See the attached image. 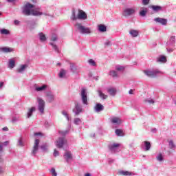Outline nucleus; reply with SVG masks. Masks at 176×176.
I'll use <instances>...</instances> for the list:
<instances>
[{"instance_id":"obj_1","label":"nucleus","mask_w":176,"mask_h":176,"mask_svg":"<svg viewBox=\"0 0 176 176\" xmlns=\"http://www.w3.org/2000/svg\"><path fill=\"white\" fill-rule=\"evenodd\" d=\"M75 27L80 32V34H82L83 35H90L91 34H93V30H91V28L83 26L82 23H76L75 24Z\"/></svg>"},{"instance_id":"obj_2","label":"nucleus","mask_w":176,"mask_h":176,"mask_svg":"<svg viewBox=\"0 0 176 176\" xmlns=\"http://www.w3.org/2000/svg\"><path fill=\"white\" fill-rule=\"evenodd\" d=\"M81 101L84 105H89V99L87 96V89L86 88H82L80 92Z\"/></svg>"},{"instance_id":"obj_3","label":"nucleus","mask_w":176,"mask_h":176,"mask_svg":"<svg viewBox=\"0 0 176 176\" xmlns=\"http://www.w3.org/2000/svg\"><path fill=\"white\" fill-rule=\"evenodd\" d=\"M33 9L34 5L30 3H26L22 8V13H23L25 16H31V13Z\"/></svg>"},{"instance_id":"obj_4","label":"nucleus","mask_w":176,"mask_h":176,"mask_svg":"<svg viewBox=\"0 0 176 176\" xmlns=\"http://www.w3.org/2000/svg\"><path fill=\"white\" fill-rule=\"evenodd\" d=\"M58 40V37L57 36V34H52L51 37H50V45L51 46H52L54 50L56 52V53H60V50L58 49V47L57 46V45L54 44V43L53 42H57V41Z\"/></svg>"},{"instance_id":"obj_5","label":"nucleus","mask_w":176,"mask_h":176,"mask_svg":"<svg viewBox=\"0 0 176 176\" xmlns=\"http://www.w3.org/2000/svg\"><path fill=\"white\" fill-rule=\"evenodd\" d=\"M109 150L111 153H118L120 152V144L119 143H113L109 145Z\"/></svg>"},{"instance_id":"obj_6","label":"nucleus","mask_w":176,"mask_h":176,"mask_svg":"<svg viewBox=\"0 0 176 176\" xmlns=\"http://www.w3.org/2000/svg\"><path fill=\"white\" fill-rule=\"evenodd\" d=\"M36 100L38 102V110L40 113H43L45 112V100L41 97H37Z\"/></svg>"},{"instance_id":"obj_7","label":"nucleus","mask_w":176,"mask_h":176,"mask_svg":"<svg viewBox=\"0 0 176 176\" xmlns=\"http://www.w3.org/2000/svg\"><path fill=\"white\" fill-rule=\"evenodd\" d=\"M110 122L114 127H118L123 123V120L119 117H112L110 118Z\"/></svg>"},{"instance_id":"obj_8","label":"nucleus","mask_w":176,"mask_h":176,"mask_svg":"<svg viewBox=\"0 0 176 176\" xmlns=\"http://www.w3.org/2000/svg\"><path fill=\"white\" fill-rule=\"evenodd\" d=\"M38 151H39V140L36 139L34 141V144L33 145L31 155L32 156H36V153H38Z\"/></svg>"},{"instance_id":"obj_9","label":"nucleus","mask_w":176,"mask_h":176,"mask_svg":"<svg viewBox=\"0 0 176 176\" xmlns=\"http://www.w3.org/2000/svg\"><path fill=\"white\" fill-rule=\"evenodd\" d=\"M135 13V8H127L123 11V16L129 17V16H133Z\"/></svg>"},{"instance_id":"obj_10","label":"nucleus","mask_w":176,"mask_h":176,"mask_svg":"<svg viewBox=\"0 0 176 176\" xmlns=\"http://www.w3.org/2000/svg\"><path fill=\"white\" fill-rule=\"evenodd\" d=\"M55 144L57 148H63L64 145H67V139L64 137L59 138Z\"/></svg>"},{"instance_id":"obj_11","label":"nucleus","mask_w":176,"mask_h":176,"mask_svg":"<svg viewBox=\"0 0 176 176\" xmlns=\"http://www.w3.org/2000/svg\"><path fill=\"white\" fill-rule=\"evenodd\" d=\"M144 74L148 78H155L159 74V71L147 69L144 71Z\"/></svg>"},{"instance_id":"obj_12","label":"nucleus","mask_w":176,"mask_h":176,"mask_svg":"<svg viewBox=\"0 0 176 176\" xmlns=\"http://www.w3.org/2000/svg\"><path fill=\"white\" fill-rule=\"evenodd\" d=\"M45 97L47 102H49L50 104L54 102L55 100V95L52 91L47 92L45 94Z\"/></svg>"},{"instance_id":"obj_13","label":"nucleus","mask_w":176,"mask_h":176,"mask_svg":"<svg viewBox=\"0 0 176 176\" xmlns=\"http://www.w3.org/2000/svg\"><path fill=\"white\" fill-rule=\"evenodd\" d=\"M151 146V142L148 141H144L141 144L142 149H143V151H145V152H148V151H150Z\"/></svg>"},{"instance_id":"obj_14","label":"nucleus","mask_w":176,"mask_h":176,"mask_svg":"<svg viewBox=\"0 0 176 176\" xmlns=\"http://www.w3.org/2000/svg\"><path fill=\"white\" fill-rule=\"evenodd\" d=\"M82 104L78 102L75 104V109L73 110L75 115H79L82 112Z\"/></svg>"},{"instance_id":"obj_15","label":"nucleus","mask_w":176,"mask_h":176,"mask_svg":"<svg viewBox=\"0 0 176 176\" xmlns=\"http://www.w3.org/2000/svg\"><path fill=\"white\" fill-rule=\"evenodd\" d=\"M86 19H87V14H86V12L81 10H78V19L86 20Z\"/></svg>"},{"instance_id":"obj_16","label":"nucleus","mask_w":176,"mask_h":176,"mask_svg":"<svg viewBox=\"0 0 176 176\" xmlns=\"http://www.w3.org/2000/svg\"><path fill=\"white\" fill-rule=\"evenodd\" d=\"M46 89H47V85H43L42 86H35L34 90L37 91V93H42V91H46Z\"/></svg>"},{"instance_id":"obj_17","label":"nucleus","mask_w":176,"mask_h":176,"mask_svg":"<svg viewBox=\"0 0 176 176\" xmlns=\"http://www.w3.org/2000/svg\"><path fill=\"white\" fill-rule=\"evenodd\" d=\"M154 21H155V23H159L160 24H162V25H167V19L164 18L157 17L154 19Z\"/></svg>"},{"instance_id":"obj_18","label":"nucleus","mask_w":176,"mask_h":176,"mask_svg":"<svg viewBox=\"0 0 176 176\" xmlns=\"http://www.w3.org/2000/svg\"><path fill=\"white\" fill-rule=\"evenodd\" d=\"M63 156L67 163H69L72 160V153L71 151H66Z\"/></svg>"},{"instance_id":"obj_19","label":"nucleus","mask_w":176,"mask_h":176,"mask_svg":"<svg viewBox=\"0 0 176 176\" xmlns=\"http://www.w3.org/2000/svg\"><path fill=\"white\" fill-rule=\"evenodd\" d=\"M0 52L2 53H12V52H14V49L9 47H0Z\"/></svg>"},{"instance_id":"obj_20","label":"nucleus","mask_w":176,"mask_h":176,"mask_svg":"<svg viewBox=\"0 0 176 176\" xmlns=\"http://www.w3.org/2000/svg\"><path fill=\"white\" fill-rule=\"evenodd\" d=\"M42 14H44L45 16H50L49 14L46 13H42L41 12H39L38 10H32L31 12V16H42Z\"/></svg>"},{"instance_id":"obj_21","label":"nucleus","mask_w":176,"mask_h":176,"mask_svg":"<svg viewBox=\"0 0 176 176\" xmlns=\"http://www.w3.org/2000/svg\"><path fill=\"white\" fill-rule=\"evenodd\" d=\"M157 63H161L164 64V63H167V58L164 55H160L157 58Z\"/></svg>"},{"instance_id":"obj_22","label":"nucleus","mask_w":176,"mask_h":176,"mask_svg":"<svg viewBox=\"0 0 176 176\" xmlns=\"http://www.w3.org/2000/svg\"><path fill=\"white\" fill-rule=\"evenodd\" d=\"M150 8L152 9L153 12H155V13L163 11V7L160 6H151Z\"/></svg>"},{"instance_id":"obj_23","label":"nucleus","mask_w":176,"mask_h":176,"mask_svg":"<svg viewBox=\"0 0 176 176\" xmlns=\"http://www.w3.org/2000/svg\"><path fill=\"white\" fill-rule=\"evenodd\" d=\"M95 112H101L104 111V105H102L101 103H98L94 107Z\"/></svg>"},{"instance_id":"obj_24","label":"nucleus","mask_w":176,"mask_h":176,"mask_svg":"<svg viewBox=\"0 0 176 176\" xmlns=\"http://www.w3.org/2000/svg\"><path fill=\"white\" fill-rule=\"evenodd\" d=\"M107 92L110 96H112L113 97H115L116 96V88L110 87L107 89Z\"/></svg>"},{"instance_id":"obj_25","label":"nucleus","mask_w":176,"mask_h":176,"mask_svg":"<svg viewBox=\"0 0 176 176\" xmlns=\"http://www.w3.org/2000/svg\"><path fill=\"white\" fill-rule=\"evenodd\" d=\"M36 111V108L35 107H31L28 109V113H27V118H30L31 116H32V113Z\"/></svg>"},{"instance_id":"obj_26","label":"nucleus","mask_w":176,"mask_h":176,"mask_svg":"<svg viewBox=\"0 0 176 176\" xmlns=\"http://www.w3.org/2000/svg\"><path fill=\"white\" fill-rule=\"evenodd\" d=\"M129 34L131 36H132V38H137V36H138L139 32H138V30H131L129 31Z\"/></svg>"},{"instance_id":"obj_27","label":"nucleus","mask_w":176,"mask_h":176,"mask_svg":"<svg viewBox=\"0 0 176 176\" xmlns=\"http://www.w3.org/2000/svg\"><path fill=\"white\" fill-rule=\"evenodd\" d=\"M98 30L99 32H106L107 31V26L102 24L98 25Z\"/></svg>"},{"instance_id":"obj_28","label":"nucleus","mask_w":176,"mask_h":176,"mask_svg":"<svg viewBox=\"0 0 176 176\" xmlns=\"http://www.w3.org/2000/svg\"><path fill=\"white\" fill-rule=\"evenodd\" d=\"M27 67H28V65H21L17 69V72H19V74H23V72H24V71H25V68H27Z\"/></svg>"},{"instance_id":"obj_29","label":"nucleus","mask_w":176,"mask_h":176,"mask_svg":"<svg viewBox=\"0 0 176 176\" xmlns=\"http://www.w3.org/2000/svg\"><path fill=\"white\" fill-rule=\"evenodd\" d=\"M156 159L157 162H162L164 160V156L162 153H159L156 156Z\"/></svg>"},{"instance_id":"obj_30","label":"nucleus","mask_w":176,"mask_h":176,"mask_svg":"<svg viewBox=\"0 0 176 176\" xmlns=\"http://www.w3.org/2000/svg\"><path fill=\"white\" fill-rule=\"evenodd\" d=\"M70 69L73 74H78V68L75 66V64H70Z\"/></svg>"},{"instance_id":"obj_31","label":"nucleus","mask_w":176,"mask_h":176,"mask_svg":"<svg viewBox=\"0 0 176 176\" xmlns=\"http://www.w3.org/2000/svg\"><path fill=\"white\" fill-rule=\"evenodd\" d=\"M99 97H100V98H102V100H107L108 98V96L104 94V93H102V91H101V90H98V91Z\"/></svg>"},{"instance_id":"obj_32","label":"nucleus","mask_w":176,"mask_h":176,"mask_svg":"<svg viewBox=\"0 0 176 176\" xmlns=\"http://www.w3.org/2000/svg\"><path fill=\"white\" fill-rule=\"evenodd\" d=\"M115 133L118 137H123L124 135V133H123V130L122 129H116Z\"/></svg>"},{"instance_id":"obj_33","label":"nucleus","mask_w":176,"mask_h":176,"mask_svg":"<svg viewBox=\"0 0 176 176\" xmlns=\"http://www.w3.org/2000/svg\"><path fill=\"white\" fill-rule=\"evenodd\" d=\"M15 65H16V62L14 61V60L10 59L9 64H8L9 68L10 69L14 68Z\"/></svg>"},{"instance_id":"obj_34","label":"nucleus","mask_w":176,"mask_h":176,"mask_svg":"<svg viewBox=\"0 0 176 176\" xmlns=\"http://www.w3.org/2000/svg\"><path fill=\"white\" fill-rule=\"evenodd\" d=\"M175 42H176L175 36H171L169 38V43L172 45V46H174V45H175Z\"/></svg>"},{"instance_id":"obj_35","label":"nucleus","mask_w":176,"mask_h":176,"mask_svg":"<svg viewBox=\"0 0 176 176\" xmlns=\"http://www.w3.org/2000/svg\"><path fill=\"white\" fill-rule=\"evenodd\" d=\"M120 174L121 175H124V176L134 175V174L133 173H131V172L124 171V170L120 171Z\"/></svg>"},{"instance_id":"obj_36","label":"nucleus","mask_w":176,"mask_h":176,"mask_svg":"<svg viewBox=\"0 0 176 176\" xmlns=\"http://www.w3.org/2000/svg\"><path fill=\"white\" fill-rule=\"evenodd\" d=\"M146 13H148V8H145L144 10H140V16L145 17V16H146Z\"/></svg>"},{"instance_id":"obj_37","label":"nucleus","mask_w":176,"mask_h":176,"mask_svg":"<svg viewBox=\"0 0 176 176\" xmlns=\"http://www.w3.org/2000/svg\"><path fill=\"white\" fill-rule=\"evenodd\" d=\"M110 76H112V78H118L119 75L118 74V72L115 70H111L109 72Z\"/></svg>"},{"instance_id":"obj_38","label":"nucleus","mask_w":176,"mask_h":176,"mask_svg":"<svg viewBox=\"0 0 176 176\" xmlns=\"http://www.w3.org/2000/svg\"><path fill=\"white\" fill-rule=\"evenodd\" d=\"M66 74H67V72L64 70V69H61L59 72L58 76L59 78H65Z\"/></svg>"},{"instance_id":"obj_39","label":"nucleus","mask_w":176,"mask_h":176,"mask_svg":"<svg viewBox=\"0 0 176 176\" xmlns=\"http://www.w3.org/2000/svg\"><path fill=\"white\" fill-rule=\"evenodd\" d=\"M0 34H1V35H9V34H10V32L7 29H1L0 30Z\"/></svg>"},{"instance_id":"obj_40","label":"nucleus","mask_w":176,"mask_h":176,"mask_svg":"<svg viewBox=\"0 0 176 176\" xmlns=\"http://www.w3.org/2000/svg\"><path fill=\"white\" fill-rule=\"evenodd\" d=\"M168 146L170 148V149H175L176 145L175 144H174V142L173 140H170L168 142Z\"/></svg>"},{"instance_id":"obj_41","label":"nucleus","mask_w":176,"mask_h":176,"mask_svg":"<svg viewBox=\"0 0 176 176\" xmlns=\"http://www.w3.org/2000/svg\"><path fill=\"white\" fill-rule=\"evenodd\" d=\"M88 63L91 65V67H97V63L93 59L88 60Z\"/></svg>"},{"instance_id":"obj_42","label":"nucleus","mask_w":176,"mask_h":176,"mask_svg":"<svg viewBox=\"0 0 176 176\" xmlns=\"http://www.w3.org/2000/svg\"><path fill=\"white\" fill-rule=\"evenodd\" d=\"M38 35H39L40 41L41 42H45V41H46V36H45L43 33H39Z\"/></svg>"},{"instance_id":"obj_43","label":"nucleus","mask_w":176,"mask_h":176,"mask_svg":"<svg viewBox=\"0 0 176 176\" xmlns=\"http://www.w3.org/2000/svg\"><path fill=\"white\" fill-rule=\"evenodd\" d=\"M71 20H73V21H75V20H78V15L76 16V14L75 13V10L72 11Z\"/></svg>"},{"instance_id":"obj_44","label":"nucleus","mask_w":176,"mask_h":176,"mask_svg":"<svg viewBox=\"0 0 176 176\" xmlns=\"http://www.w3.org/2000/svg\"><path fill=\"white\" fill-rule=\"evenodd\" d=\"M62 115L66 118L67 121H69V116L68 115V113L65 111V110L62 111Z\"/></svg>"},{"instance_id":"obj_45","label":"nucleus","mask_w":176,"mask_h":176,"mask_svg":"<svg viewBox=\"0 0 176 176\" xmlns=\"http://www.w3.org/2000/svg\"><path fill=\"white\" fill-rule=\"evenodd\" d=\"M74 124H76L77 126L82 123V120L80 118H75L74 120Z\"/></svg>"},{"instance_id":"obj_46","label":"nucleus","mask_w":176,"mask_h":176,"mask_svg":"<svg viewBox=\"0 0 176 176\" xmlns=\"http://www.w3.org/2000/svg\"><path fill=\"white\" fill-rule=\"evenodd\" d=\"M48 145L45 144L41 146V149H42V151H43V152H46V151H47V148H48Z\"/></svg>"},{"instance_id":"obj_47","label":"nucleus","mask_w":176,"mask_h":176,"mask_svg":"<svg viewBox=\"0 0 176 176\" xmlns=\"http://www.w3.org/2000/svg\"><path fill=\"white\" fill-rule=\"evenodd\" d=\"M149 2H151V0H142V4L144 6L149 5Z\"/></svg>"},{"instance_id":"obj_48","label":"nucleus","mask_w":176,"mask_h":176,"mask_svg":"<svg viewBox=\"0 0 176 176\" xmlns=\"http://www.w3.org/2000/svg\"><path fill=\"white\" fill-rule=\"evenodd\" d=\"M116 71H123V69H124V67L121 65H117L116 67Z\"/></svg>"},{"instance_id":"obj_49","label":"nucleus","mask_w":176,"mask_h":176,"mask_svg":"<svg viewBox=\"0 0 176 176\" xmlns=\"http://www.w3.org/2000/svg\"><path fill=\"white\" fill-rule=\"evenodd\" d=\"M145 102H148V104H155V100L152 98L146 99Z\"/></svg>"},{"instance_id":"obj_50","label":"nucleus","mask_w":176,"mask_h":176,"mask_svg":"<svg viewBox=\"0 0 176 176\" xmlns=\"http://www.w3.org/2000/svg\"><path fill=\"white\" fill-rule=\"evenodd\" d=\"M51 173L52 175L57 176V173L56 172V169L54 168H51Z\"/></svg>"},{"instance_id":"obj_51","label":"nucleus","mask_w":176,"mask_h":176,"mask_svg":"<svg viewBox=\"0 0 176 176\" xmlns=\"http://www.w3.org/2000/svg\"><path fill=\"white\" fill-rule=\"evenodd\" d=\"M18 144L19 146H24V142L22 139L19 140Z\"/></svg>"},{"instance_id":"obj_52","label":"nucleus","mask_w":176,"mask_h":176,"mask_svg":"<svg viewBox=\"0 0 176 176\" xmlns=\"http://www.w3.org/2000/svg\"><path fill=\"white\" fill-rule=\"evenodd\" d=\"M59 155H60V153L58 151H56V149H54V157H57V156H58Z\"/></svg>"},{"instance_id":"obj_53","label":"nucleus","mask_w":176,"mask_h":176,"mask_svg":"<svg viewBox=\"0 0 176 176\" xmlns=\"http://www.w3.org/2000/svg\"><path fill=\"white\" fill-rule=\"evenodd\" d=\"M30 28H34V27H35V25H36V23L35 22H31L30 23Z\"/></svg>"},{"instance_id":"obj_54","label":"nucleus","mask_w":176,"mask_h":176,"mask_svg":"<svg viewBox=\"0 0 176 176\" xmlns=\"http://www.w3.org/2000/svg\"><path fill=\"white\" fill-rule=\"evenodd\" d=\"M14 24L15 25H19L20 24V21L19 20H14Z\"/></svg>"},{"instance_id":"obj_55","label":"nucleus","mask_w":176,"mask_h":176,"mask_svg":"<svg viewBox=\"0 0 176 176\" xmlns=\"http://www.w3.org/2000/svg\"><path fill=\"white\" fill-rule=\"evenodd\" d=\"M105 46H111V41H107L104 43Z\"/></svg>"},{"instance_id":"obj_56","label":"nucleus","mask_w":176,"mask_h":176,"mask_svg":"<svg viewBox=\"0 0 176 176\" xmlns=\"http://www.w3.org/2000/svg\"><path fill=\"white\" fill-rule=\"evenodd\" d=\"M8 3H13V2H16V0H6Z\"/></svg>"},{"instance_id":"obj_57","label":"nucleus","mask_w":176,"mask_h":176,"mask_svg":"<svg viewBox=\"0 0 176 176\" xmlns=\"http://www.w3.org/2000/svg\"><path fill=\"white\" fill-rule=\"evenodd\" d=\"M8 144H9V141H6L5 142L3 143V145L4 146H6L8 145Z\"/></svg>"},{"instance_id":"obj_58","label":"nucleus","mask_w":176,"mask_h":176,"mask_svg":"<svg viewBox=\"0 0 176 176\" xmlns=\"http://www.w3.org/2000/svg\"><path fill=\"white\" fill-rule=\"evenodd\" d=\"M129 94H134V89H130L129 91Z\"/></svg>"},{"instance_id":"obj_59","label":"nucleus","mask_w":176,"mask_h":176,"mask_svg":"<svg viewBox=\"0 0 176 176\" xmlns=\"http://www.w3.org/2000/svg\"><path fill=\"white\" fill-rule=\"evenodd\" d=\"M2 130L3 131H8L9 129L8 127H3Z\"/></svg>"},{"instance_id":"obj_60","label":"nucleus","mask_w":176,"mask_h":176,"mask_svg":"<svg viewBox=\"0 0 176 176\" xmlns=\"http://www.w3.org/2000/svg\"><path fill=\"white\" fill-rule=\"evenodd\" d=\"M3 85H4L3 82H0V89H2V87H3Z\"/></svg>"},{"instance_id":"obj_61","label":"nucleus","mask_w":176,"mask_h":176,"mask_svg":"<svg viewBox=\"0 0 176 176\" xmlns=\"http://www.w3.org/2000/svg\"><path fill=\"white\" fill-rule=\"evenodd\" d=\"M3 149V147L2 144H0V153H1V152H2Z\"/></svg>"},{"instance_id":"obj_62","label":"nucleus","mask_w":176,"mask_h":176,"mask_svg":"<svg viewBox=\"0 0 176 176\" xmlns=\"http://www.w3.org/2000/svg\"><path fill=\"white\" fill-rule=\"evenodd\" d=\"M34 135H35V136L42 135V133H34Z\"/></svg>"},{"instance_id":"obj_63","label":"nucleus","mask_w":176,"mask_h":176,"mask_svg":"<svg viewBox=\"0 0 176 176\" xmlns=\"http://www.w3.org/2000/svg\"><path fill=\"white\" fill-rule=\"evenodd\" d=\"M63 135H65V134H68V131H65V132H62Z\"/></svg>"},{"instance_id":"obj_64","label":"nucleus","mask_w":176,"mask_h":176,"mask_svg":"<svg viewBox=\"0 0 176 176\" xmlns=\"http://www.w3.org/2000/svg\"><path fill=\"white\" fill-rule=\"evenodd\" d=\"M45 126H47V127H49V126H50V125L49 124V122H45Z\"/></svg>"}]
</instances>
